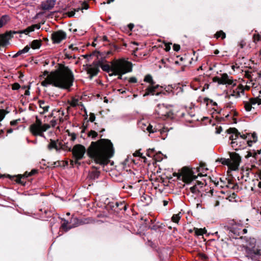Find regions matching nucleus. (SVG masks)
Listing matches in <instances>:
<instances>
[{
    "instance_id": "nucleus-12",
    "label": "nucleus",
    "mask_w": 261,
    "mask_h": 261,
    "mask_svg": "<svg viewBox=\"0 0 261 261\" xmlns=\"http://www.w3.org/2000/svg\"><path fill=\"white\" fill-rule=\"evenodd\" d=\"M141 219L144 220L146 224H147L148 223H149V222H151L152 225L149 226V228L151 230L156 231L158 229H163L165 226L162 223H160L159 222L155 224H153L154 221H155L154 217L152 215H149V213H148L147 217L145 215V217H141Z\"/></svg>"
},
{
    "instance_id": "nucleus-62",
    "label": "nucleus",
    "mask_w": 261,
    "mask_h": 261,
    "mask_svg": "<svg viewBox=\"0 0 261 261\" xmlns=\"http://www.w3.org/2000/svg\"><path fill=\"white\" fill-rule=\"evenodd\" d=\"M16 181L17 183H20V184H23L22 183V182L21 181V177H19V176L17 177L16 179Z\"/></svg>"
},
{
    "instance_id": "nucleus-61",
    "label": "nucleus",
    "mask_w": 261,
    "mask_h": 261,
    "mask_svg": "<svg viewBox=\"0 0 261 261\" xmlns=\"http://www.w3.org/2000/svg\"><path fill=\"white\" fill-rule=\"evenodd\" d=\"M203 102H204V103H206V105H207L209 102H212V100H210V99H208L207 98H204Z\"/></svg>"
},
{
    "instance_id": "nucleus-34",
    "label": "nucleus",
    "mask_w": 261,
    "mask_h": 261,
    "mask_svg": "<svg viewBox=\"0 0 261 261\" xmlns=\"http://www.w3.org/2000/svg\"><path fill=\"white\" fill-rule=\"evenodd\" d=\"M8 40L5 35H0V47L6 45Z\"/></svg>"
},
{
    "instance_id": "nucleus-22",
    "label": "nucleus",
    "mask_w": 261,
    "mask_h": 261,
    "mask_svg": "<svg viewBox=\"0 0 261 261\" xmlns=\"http://www.w3.org/2000/svg\"><path fill=\"white\" fill-rule=\"evenodd\" d=\"M234 81L231 78H229L226 73H223L221 76L220 84H228L231 85Z\"/></svg>"
},
{
    "instance_id": "nucleus-48",
    "label": "nucleus",
    "mask_w": 261,
    "mask_h": 261,
    "mask_svg": "<svg viewBox=\"0 0 261 261\" xmlns=\"http://www.w3.org/2000/svg\"><path fill=\"white\" fill-rule=\"evenodd\" d=\"M76 9V8L74 9L73 11H69V12H67L66 13V15H67V16L69 17H71L73 16L75 14V12H77L76 10H75Z\"/></svg>"
},
{
    "instance_id": "nucleus-8",
    "label": "nucleus",
    "mask_w": 261,
    "mask_h": 261,
    "mask_svg": "<svg viewBox=\"0 0 261 261\" xmlns=\"http://www.w3.org/2000/svg\"><path fill=\"white\" fill-rule=\"evenodd\" d=\"M230 159H221L220 162L223 165H227L231 170H236L238 169L241 161V157L235 152L230 154Z\"/></svg>"
},
{
    "instance_id": "nucleus-56",
    "label": "nucleus",
    "mask_w": 261,
    "mask_h": 261,
    "mask_svg": "<svg viewBox=\"0 0 261 261\" xmlns=\"http://www.w3.org/2000/svg\"><path fill=\"white\" fill-rule=\"evenodd\" d=\"M95 119V115L93 113H90L89 117V120L91 122H93Z\"/></svg>"
},
{
    "instance_id": "nucleus-1",
    "label": "nucleus",
    "mask_w": 261,
    "mask_h": 261,
    "mask_svg": "<svg viewBox=\"0 0 261 261\" xmlns=\"http://www.w3.org/2000/svg\"><path fill=\"white\" fill-rule=\"evenodd\" d=\"M43 75L46 76L41 82V85L43 87L51 85L61 89H69L72 86L74 80L72 70L62 64L59 65L57 69L49 73L47 71H44Z\"/></svg>"
},
{
    "instance_id": "nucleus-44",
    "label": "nucleus",
    "mask_w": 261,
    "mask_h": 261,
    "mask_svg": "<svg viewBox=\"0 0 261 261\" xmlns=\"http://www.w3.org/2000/svg\"><path fill=\"white\" fill-rule=\"evenodd\" d=\"M68 223H69V221L68 220H64V223L61 225V228L65 231H67L69 229V228H67V226Z\"/></svg>"
},
{
    "instance_id": "nucleus-15",
    "label": "nucleus",
    "mask_w": 261,
    "mask_h": 261,
    "mask_svg": "<svg viewBox=\"0 0 261 261\" xmlns=\"http://www.w3.org/2000/svg\"><path fill=\"white\" fill-rule=\"evenodd\" d=\"M236 224V222L234 220H229L228 222V224L232 225V226H229L228 225H225L224 224H221V226H223L224 228L226 230H229L230 232L233 233L237 236H239L240 234V232L238 230H237L233 226V224Z\"/></svg>"
},
{
    "instance_id": "nucleus-30",
    "label": "nucleus",
    "mask_w": 261,
    "mask_h": 261,
    "mask_svg": "<svg viewBox=\"0 0 261 261\" xmlns=\"http://www.w3.org/2000/svg\"><path fill=\"white\" fill-rule=\"evenodd\" d=\"M10 20V17L8 15H5L2 16L0 19V28H2Z\"/></svg>"
},
{
    "instance_id": "nucleus-4",
    "label": "nucleus",
    "mask_w": 261,
    "mask_h": 261,
    "mask_svg": "<svg viewBox=\"0 0 261 261\" xmlns=\"http://www.w3.org/2000/svg\"><path fill=\"white\" fill-rule=\"evenodd\" d=\"M204 165H203L196 169V171L198 173L197 176L195 175L194 171L187 167H183L180 171L175 174L178 179L181 180L186 184H189L194 179L197 178L198 176H202L206 174L204 173V170L206 171L207 169H204Z\"/></svg>"
},
{
    "instance_id": "nucleus-19",
    "label": "nucleus",
    "mask_w": 261,
    "mask_h": 261,
    "mask_svg": "<svg viewBox=\"0 0 261 261\" xmlns=\"http://www.w3.org/2000/svg\"><path fill=\"white\" fill-rule=\"evenodd\" d=\"M154 150L153 149H149L147 150V155L149 156H151L152 155L153 156L154 160L156 162L161 161L163 159V154L161 153H156V154H154Z\"/></svg>"
},
{
    "instance_id": "nucleus-59",
    "label": "nucleus",
    "mask_w": 261,
    "mask_h": 261,
    "mask_svg": "<svg viewBox=\"0 0 261 261\" xmlns=\"http://www.w3.org/2000/svg\"><path fill=\"white\" fill-rule=\"evenodd\" d=\"M212 201L213 202V204H214V206H217L219 205V201L218 200L213 199Z\"/></svg>"
},
{
    "instance_id": "nucleus-36",
    "label": "nucleus",
    "mask_w": 261,
    "mask_h": 261,
    "mask_svg": "<svg viewBox=\"0 0 261 261\" xmlns=\"http://www.w3.org/2000/svg\"><path fill=\"white\" fill-rule=\"evenodd\" d=\"M30 49V46L27 45L22 49L19 50L15 55V57H17L22 54L28 53Z\"/></svg>"
},
{
    "instance_id": "nucleus-20",
    "label": "nucleus",
    "mask_w": 261,
    "mask_h": 261,
    "mask_svg": "<svg viewBox=\"0 0 261 261\" xmlns=\"http://www.w3.org/2000/svg\"><path fill=\"white\" fill-rule=\"evenodd\" d=\"M245 135L247 136L246 144H248L249 146H251L253 143L257 141V137L256 134H246Z\"/></svg>"
},
{
    "instance_id": "nucleus-35",
    "label": "nucleus",
    "mask_w": 261,
    "mask_h": 261,
    "mask_svg": "<svg viewBox=\"0 0 261 261\" xmlns=\"http://www.w3.org/2000/svg\"><path fill=\"white\" fill-rule=\"evenodd\" d=\"M215 37L216 39L221 38L222 39H224L226 37V34L223 31L221 30L216 32L215 34Z\"/></svg>"
},
{
    "instance_id": "nucleus-63",
    "label": "nucleus",
    "mask_w": 261,
    "mask_h": 261,
    "mask_svg": "<svg viewBox=\"0 0 261 261\" xmlns=\"http://www.w3.org/2000/svg\"><path fill=\"white\" fill-rule=\"evenodd\" d=\"M246 84L247 85H253V86H254V83L253 82V81L251 79L248 80V81H246Z\"/></svg>"
},
{
    "instance_id": "nucleus-27",
    "label": "nucleus",
    "mask_w": 261,
    "mask_h": 261,
    "mask_svg": "<svg viewBox=\"0 0 261 261\" xmlns=\"http://www.w3.org/2000/svg\"><path fill=\"white\" fill-rule=\"evenodd\" d=\"M87 72L91 77L96 75L99 72L98 67L90 66L88 68Z\"/></svg>"
},
{
    "instance_id": "nucleus-24",
    "label": "nucleus",
    "mask_w": 261,
    "mask_h": 261,
    "mask_svg": "<svg viewBox=\"0 0 261 261\" xmlns=\"http://www.w3.org/2000/svg\"><path fill=\"white\" fill-rule=\"evenodd\" d=\"M225 108L231 109V115H233V117L237 116L238 115V112L234 110V103L232 102H229L225 105Z\"/></svg>"
},
{
    "instance_id": "nucleus-25",
    "label": "nucleus",
    "mask_w": 261,
    "mask_h": 261,
    "mask_svg": "<svg viewBox=\"0 0 261 261\" xmlns=\"http://www.w3.org/2000/svg\"><path fill=\"white\" fill-rule=\"evenodd\" d=\"M35 28H37L39 29L40 28V26L38 24H34L30 27H28L27 29L21 31L19 32V33L22 34L23 33L25 35H28L30 32H32L34 31Z\"/></svg>"
},
{
    "instance_id": "nucleus-10",
    "label": "nucleus",
    "mask_w": 261,
    "mask_h": 261,
    "mask_svg": "<svg viewBox=\"0 0 261 261\" xmlns=\"http://www.w3.org/2000/svg\"><path fill=\"white\" fill-rule=\"evenodd\" d=\"M246 256L253 261H259L261 257V249L255 246L246 247Z\"/></svg>"
},
{
    "instance_id": "nucleus-16",
    "label": "nucleus",
    "mask_w": 261,
    "mask_h": 261,
    "mask_svg": "<svg viewBox=\"0 0 261 261\" xmlns=\"http://www.w3.org/2000/svg\"><path fill=\"white\" fill-rule=\"evenodd\" d=\"M139 126L141 128V129L144 132L147 130V132L149 133H153L157 132V129L155 128H153L152 126L150 124L147 125L146 124L144 123L143 121L139 122Z\"/></svg>"
},
{
    "instance_id": "nucleus-54",
    "label": "nucleus",
    "mask_w": 261,
    "mask_h": 261,
    "mask_svg": "<svg viewBox=\"0 0 261 261\" xmlns=\"http://www.w3.org/2000/svg\"><path fill=\"white\" fill-rule=\"evenodd\" d=\"M246 45V42L244 40H241L239 44V46L241 48H243Z\"/></svg>"
},
{
    "instance_id": "nucleus-3",
    "label": "nucleus",
    "mask_w": 261,
    "mask_h": 261,
    "mask_svg": "<svg viewBox=\"0 0 261 261\" xmlns=\"http://www.w3.org/2000/svg\"><path fill=\"white\" fill-rule=\"evenodd\" d=\"M226 133L230 135L229 137L231 147L236 150L244 148L246 145L247 136L241 135L238 129L234 127H230L226 130Z\"/></svg>"
},
{
    "instance_id": "nucleus-5",
    "label": "nucleus",
    "mask_w": 261,
    "mask_h": 261,
    "mask_svg": "<svg viewBox=\"0 0 261 261\" xmlns=\"http://www.w3.org/2000/svg\"><path fill=\"white\" fill-rule=\"evenodd\" d=\"M113 73H109L110 76L117 74H124L132 70V64L124 58L114 59L112 61Z\"/></svg>"
},
{
    "instance_id": "nucleus-17",
    "label": "nucleus",
    "mask_w": 261,
    "mask_h": 261,
    "mask_svg": "<svg viewBox=\"0 0 261 261\" xmlns=\"http://www.w3.org/2000/svg\"><path fill=\"white\" fill-rule=\"evenodd\" d=\"M55 5V0H46V1L42 2L41 7L43 10H49L54 7Z\"/></svg>"
},
{
    "instance_id": "nucleus-51",
    "label": "nucleus",
    "mask_w": 261,
    "mask_h": 261,
    "mask_svg": "<svg viewBox=\"0 0 261 261\" xmlns=\"http://www.w3.org/2000/svg\"><path fill=\"white\" fill-rule=\"evenodd\" d=\"M173 48L174 51H178L180 49V47L179 44H174L173 46Z\"/></svg>"
},
{
    "instance_id": "nucleus-64",
    "label": "nucleus",
    "mask_w": 261,
    "mask_h": 261,
    "mask_svg": "<svg viewBox=\"0 0 261 261\" xmlns=\"http://www.w3.org/2000/svg\"><path fill=\"white\" fill-rule=\"evenodd\" d=\"M251 87H253V85H246L245 87H244V90H249L250 89V88Z\"/></svg>"
},
{
    "instance_id": "nucleus-29",
    "label": "nucleus",
    "mask_w": 261,
    "mask_h": 261,
    "mask_svg": "<svg viewBox=\"0 0 261 261\" xmlns=\"http://www.w3.org/2000/svg\"><path fill=\"white\" fill-rule=\"evenodd\" d=\"M31 47L34 49H38L41 45V41L40 40H34L31 43Z\"/></svg>"
},
{
    "instance_id": "nucleus-9",
    "label": "nucleus",
    "mask_w": 261,
    "mask_h": 261,
    "mask_svg": "<svg viewBox=\"0 0 261 261\" xmlns=\"http://www.w3.org/2000/svg\"><path fill=\"white\" fill-rule=\"evenodd\" d=\"M86 151L85 146L81 144H76L73 147L71 151L75 164H78L79 161L84 158Z\"/></svg>"
},
{
    "instance_id": "nucleus-60",
    "label": "nucleus",
    "mask_w": 261,
    "mask_h": 261,
    "mask_svg": "<svg viewBox=\"0 0 261 261\" xmlns=\"http://www.w3.org/2000/svg\"><path fill=\"white\" fill-rule=\"evenodd\" d=\"M160 134L163 135V137H165L167 135V130L165 129L160 130Z\"/></svg>"
},
{
    "instance_id": "nucleus-55",
    "label": "nucleus",
    "mask_w": 261,
    "mask_h": 261,
    "mask_svg": "<svg viewBox=\"0 0 261 261\" xmlns=\"http://www.w3.org/2000/svg\"><path fill=\"white\" fill-rule=\"evenodd\" d=\"M213 81L215 82H217L218 83L220 84L221 77L215 76L213 78Z\"/></svg>"
},
{
    "instance_id": "nucleus-6",
    "label": "nucleus",
    "mask_w": 261,
    "mask_h": 261,
    "mask_svg": "<svg viewBox=\"0 0 261 261\" xmlns=\"http://www.w3.org/2000/svg\"><path fill=\"white\" fill-rule=\"evenodd\" d=\"M144 82L149 84L145 90L143 96L148 95H158L163 91V87L158 84H155L152 76L150 74H147L145 76Z\"/></svg>"
},
{
    "instance_id": "nucleus-33",
    "label": "nucleus",
    "mask_w": 261,
    "mask_h": 261,
    "mask_svg": "<svg viewBox=\"0 0 261 261\" xmlns=\"http://www.w3.org/2000/svg\"><path fill=\"white\" fill-rule=\"evenodd\" d=\"M57 141H55L50 139V142L48 145V148L49 149H58Z\"/></svg>"
},
{
    "instance_id": "nucleus-18",
    "label": "nucleus",
    "mask_w": 261,
    "mask_h": 261,
    "mask_svg": "<svg viewBox=\"0 0 261 261\" xmlns=\"http://www.w3.org/2000/svg\"><path fill=\"white\" fill-rule=\"evenodd\" d=\"M53 115H55L56 118L58 119L59 122L61 123L66 119V116H64V111L63 110H59L57 111H54Z\"/></svg>"
},
{
    "instance_id": "nucleus-42",
    "label": "nucleus",
    "mask_w": 261,
    "mask_h": 261,
    "mask_svg": "<svg viewBox=\"0 0 261 261\" xmlns=\"http://www.w3.org/2000/svg\"><path fill=\"white\" fill-rule=\"evenodd\" d=\"M50 124L53 127L55 126L57 124H60L58 119L56 118V116H54V118L50 121Z\"/></svg>"
},
{
    "instance_id": "nucleus-11",
    "label": "nucleus",
    "mask_w": 261,
    "mask_h": 261,
    "mask_svg": "<svg viewBox=\"0 0 261 261\" xmlns=\"http://www.w3.org/2000/svg\"><path fill=\"white\" fill-rule=\"evenodd\" d=\"M236 81H235L231 85V88L229 90L227 93V97L230 98V96H233L236 98L239 97L241 96V94H244V86L239 84L237 85L235 83Z\"/></svg>"
},
{
    "instance_id": "nucleus-57",
    "label": "nucleus",
    "mask_w": 261,
    "mask_h": 261,
    "mask_svg": "<svg viewBox=\"0 0 261 261\" xmlns=\"http://www.w3.org/2000/svg\"><path fill=\"white\" fill-rule=\"evenodd\" d=\"M69 136L71 137V140L72 141H74L76 137V135L74 133L69 134Z\"/></svg>"
},
{
    "instance_id": "nucleus-32",
    "label": "nucleus",
    "mask_w": 261,
    "mask_h": 261,
    "mask_svg": "<svg viewBox=\"0 0 261 261\" xmlns=\"http://www.w3.org/2000/svg\"><path fill=\"white\" fill-rule=\"evenodd\" d=\"M39 106H40V107L43 110V113L48 112L49 106L44 101L40 100L39 101Z\"/></svg>"
},
{
    "instance_id": "nucleus-31",
    "label": "nucleus",
    "mask_w": 261,
    "mask_h": 261,
    "mask_svg": "<svg viewBox=\"0 0 261 261\" xmlns=\"http://www.w3.org/2000/svg\"><path fill=\"white\" fill-rule=\"evenodd\" d=\"M194 230L196 236H202L203 234L206 233V230L205 228H198L194 227Z\"/></svg>"
},
{
    "instance_id": "nucleus-38",
    "label": "nucleus",
    "mask_w": 261,
    "mask_h": 261,
    "mask_svg": "<svg viewBox=\"0 0 261 261\" xmlns=\"http://www.w3.org/2000/svg\"><path fill=\"white\" fill-rule=\"evenodd\" d=\"M81 5V7L77 8L75 10L77 12L79 11L80 10H83V9L87 10L89 8V4L86 2H82Z\"/></svg>"
},
{
    "instance_id": "nucleus-13",
    "label": "nucleus",
    "mask_w": 261,
    "mask_h": 261,
    "mask_svg": "<svg viewBox=\"0 0 261 261\" xmlns=\"http://www.w3.org/2000/svg\"><path fill=\"white\" fill-rule=\"evenodd\" d=\"M108 211L111 208L113 212H119L121 211H125L127 208V205L124 202H111L109 203L106 206Z\"/></svg>"
},
{
    "instance_id": "nucleus-52",
    "label": "nucleus",
    "mask_w": 261,
    "mask_h": 261,
    "mask_svg": "<svg viewBox=\"0 0 261 261\" xmlns=\"http://www.w3.org/2000/svg\"><path fill=\"white\" fill-rule=\"evenodd\" d=\"M128 82L130 83H136L137 82V80L135 77H131L129 79Z\"/></svg>"
},
{
    "instance_id": "nucleus-49",
    "label": "nucleus",
    "mask_w": 261,
    "mask_h": 261,
    "mask_svg": "<svg viewBox=\"0 0 261 261\" xmlns=\"http://www.w3.org/2000/svg\"><path fill=\"white\" fill-rule=\"evenodd\" d=\"M171 43H165L164 44V49L166 51H169L170 50V45Z\"/></svg>"
},
{
    "instance_id": "nucleus-58",
    "label": "nucleus",
    "mask_w": 261,
    "mask_h": 261,
    "mask_svg": "<svg viewBox=\"0 0 261 261\" xmlns=\"http://www.w3.org/2000/svg\"><path fill=\"white\" fill-rule=\"evenodd\" d=\"M216 133L217 134H220L222 131V128L221 126L216 127Z\"/></svg>"
},
{
    "instance_id": "nucleus-14",
    "label": "nucleus",
    "mask_w": 261,
    "mask_h": 261,
    "mask_svg": "<svg viewBox=\"0 0 261 261\" xmlns=\"http://www.w3.org/2000/svg\"><path fill=\"white\" fill-rule=\"evenodd\" d=\"M66 38V33L61 30L54 32L51 34V40L54 43H59Z\"/></svg>"
},
{
    "instance_id": "nucleus-37",
    "label": "nucleus",
    "mask_w": 261,
    "mask_h": 261,
    "mask_svg": "<svg viewBox=\"0 0 261 261\" xmlns=\"http://www.w3.org/2000/svg\"><path fill=\"white\" fill-rule=\"evenodd\" d=\"M99 173V171H97V170H94L90 172L89 175L91 178L95 179L98 177Z\"/></svg>"
},
{
    "instance_id": "nucleus-26",
    "label": "nucleus",
    "mask_w": 261,
    "mask_h": 261,
    "mask_svg": "<svg viewBox=\"0 0 261 261\" xmlns=\"http://www.w3.org/2000/svg\"><path fill=\"white\" fill-rule=\"evenodd\" d=\"M67 103L70 107L74 108L79 106L81 102H80L79 98L76 97H72L70 100L67 101Z\"/></svg>"
},
{
    "instance_id": "nucleus-47",
    "label": "nucleus",
    "mask_w": 261,
    "mask_h": 261,
    "mask_svg": "<svg viewBox=\"0 0 261 261\" xmlns=\"http://www.w3.org/2000/svg\"><path fill=\"white\" fill-rule=\"evenodd\" d=\"M20 88V85L17 83H15L12 85V89L13 90H18Z\"/></svg>"
},
{
    "instance_id": "nucleus-23",
    "label": "nucleus",
    "mask_w": 261,
    "mask_h": 261,
    "mask_svg": "<svg viewBox=\"0 0 261 261\" xmlns=\"http://www.w3.org/2000/svg\"><path fill=\"white\" fill-rule=\"evenodd\" d=\"M99 66L103 71L107 72L108 73H109L110 72L113 73V66H112V61L111 62V64H105L102 62L100 63Z\"/></svg>"
},
{
    "instance_id": "nucleus-2",
    "label": "nucleus",
    "mask_w": 261,
    "mask_h": 261,
    "mask_svg": "<svg viewBox=\"0 0 261 261\" xmlns=\"http://www.w3.org/2000/svg\"><path fill=\"white\" fill-rule=\"evenodd\" d=\"M88 156L96 164L106 165L114 153L113 144L108 139H101L92 142L87 151Z\"/></svg>"
},
{
    "instance_id": "nucleus-41",
    "label": "nucleus",
    "mask_w": 261,
    "mask_h": 261,
    "mask_svg": "<svg viewBox=\"0 0 261 261\" xmlns=\"http://www.w3.org/2000/svg\"><path fill=\"white\" fill-rule=\"evenodd\" d=\"M253 40L255 43H257V42L261 41V36L257 34H254L253 36Z\"/></svg>"
},
{
    "instance_id": "nucleus-45",
    "label": "nucleus",
    "mask_w": 261,
    "mask_h": 261,
    "mask_svg": "<svg viewBox=\"0 0 261 261\" xmlns=\"http://www.w3.org/2000/svg\"><path fill=\"white\" fill-rule=\"evenodd\" d=\"M98 135L97 132L94 130H90L88 133V136L91 137L92 138H95Z\"/></svg>"
},
{
    "instance_id": "nucleus-50",
    "label": "nucleus",
    "mask_w": 261,
    "mask_h": 261,
    "mask_svg": "<svg viewBox=\"0 0 261 261\" xmlns=\"http://www.w3.org/2000/svg\"><path fill=\"white\" fill-rule=\"evenodd\" d=\"M135 156H139L142 158H144V156H142V153H141L140 151H136L133 154Z\"/></svg>"
},
{
    "instance_id": "nucleus-7",
    "label": "nucleus",
    "mask_w": 261,
    "mask_h": 261,
    "mask_svg": "<svg viewBox=\"0 0 261 261\" xmlns=\"http://www.w3.org/2000/svg\"><path fill=\"white\" fill-rule=\"evenodd\" d=\"M50 127L49 124L43 123L41 120L36 117L35 122L30 125L29 129L31 134L34 136H40L45 138L44 132L48 129Z\"/></svg>"
},
{
    "instance_id": "nucleus-46",
    "label": "nucleus",
    "mask_w": 261,
    "mask_h": 261,
    "mask_svg": "<svg viewBox=\"0 0 261 261\" xmlns=\"http://www.w3.org/2000/svg\"><path fill=\"white\" fill-rule=\"evenodd\" d=\"M6 112L4 109H0V121H1L5 117Z\"/></svg>"
},
{
    "instance_id": "nucleus-28",
    "label": "nucleus",
    "mask_w": 261,
    "mask_h": 261,
    "mask_svg": "<svg viewBox=\"0 0 261 261\" xmlns=\"http://www.w3.org/2000/svg\"><path fill=\"white\" fill-rule=\"evenodd\" d=\"M252 98H250L248 101H244V108L247 112H249L252 108V106L254 105V103L252 102Z\"/></svg>"
},
{
    "instance_id": "nucleus-39",
    "label": "nucleus",
    "mask_w": 261,
    "mask_h": 261,
    "mask_svg": "<svg viewBox=\"0 0 261 261\" xmlns=\"http://www.w3.org/2000/svg\"><path fill=\"white\" fill-rule=\"evenodd\" d=\"M180 219V217L179 216V213L178 214L173 215L171 218L172 221L176 223H178Z\"/></svg>"
},
{
    "instance_id": "nucleus-40",
    "label": "nucleus",
    "mask_w": 261,
    "mask_h": 261,
    "mask_svg": "<svg viewBox=\"0 0 261 261\" xmlns=\"http://www.w3.org/2000/svg\"><path fill=\"white\" fill-rule=\"evenodd\" d=\"M260 150H257V152H256L255 150L250 151L248 153L247 156L249 157V156H252L255 158L256 155L257 154H260Z\"/></svg>"
},
{
    "instance_id": "nucleus-53",
    "label": "nucleus",
    "mask_w": 261,
    "mask_h": 261,
    "mask_svg": "<svg viewBox=\"0 0 261 261\" xmlns=\"http://www.w3.org/2000/svg\"><path fill=\"white\" fill-rule=\"evenodd\" d=\"M245 77L246 78L248 79V80H250L252 78V76H251V73L248 72V71L245 72Z\"/></svg>"
},
{
    "instance_id": "nucleus-21",
    "label": "nucleus",
    "mask_w": 261,
    "mask_h": 261,
    "mask_svg": "<svg viewBox=\"0 0 261 261\" xmlns=\"http://www.w3.org/2000/svg\"><path fill=\"white\" fill-rule=\"evenodd\" d=\"M197 184L190 187V190L191 192L194 194H196L199 191V187H202L203 185L206 186V182L205 180L203 181H197Z\"/></svg>"
},
{
    "instance_id": "nucleus-43",
    "label": "nucleus",
    "mask_w": 261,
    "mask_h": 261,
    "mask_svg": "<svg viewBox=\"0 0 261 261\" xmlns=\"http://www.w3.org/2000/svg\"><path fill=\"white\" fill-rule=\"evenodd\" d=\"M252 102L255 105L257 104L258 105H261V98L258 97L252 98Z\"/></svg>"
}]
</instances>
